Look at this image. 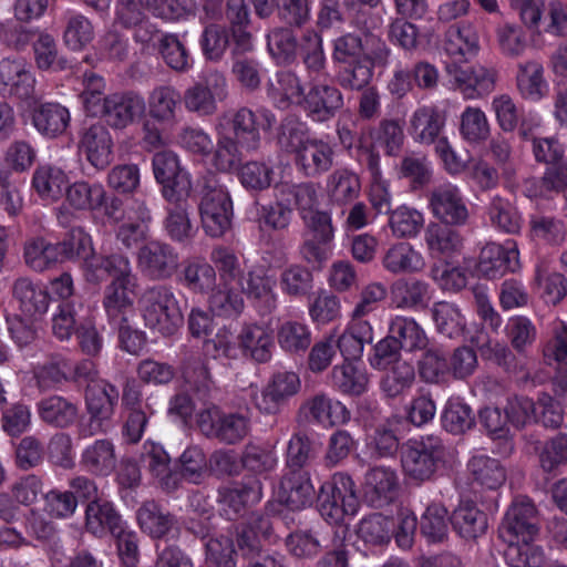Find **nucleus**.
Listing matches in <instances>:
<instances>
[{
	"mask_svg": "<svg viewBox=\"0 0 567 567\" xmlns=\"http://www.w3.org/2000/svg\"><path fill=\"white\" fill-rule=\"evenodd\" d=\"M238 339L239 347L246 357L260 363L270 360L274 339L265 327L257 324L245 326Z\"/></svg>",
	"mask_w": 567,
	"mask_h": 567,
	"instance_id": "f704fd0d",
	"label": "nucleus"
},
{
	"mask_svg": "<svg viewBox=\"0 0 567 567\" xmlns=\"http://www.w3.org/2000/svg\"><path fill=\"white\" fill-rule=\"evenodd\" d=\"M83 305L80 300H60L53 308L51 329L60 340H68L78 327L82 324L81 312Z\"/></svg>",
	"mask_w": 567,
	"mask_h": 567,
	"instance_id": "58836bf2",
	"label": "nucleus"
},
{
	"mask_svg": "<svg viewBox=\"0 0 567 567\" xmlns=\"http://www.w3.org/2000/svg\"><path fill=\"white\" fill-rule=\"evenodd\" d=\"M137 267L147 279L166 281L178 271L179 254L167 243L151 240L138 248Z\"/></svg>",
	"mask_w": 567,
	"mask_h": 567,
	"instance_id": "0eeeda50",
	"label": "nucleus"
},
{
	"mask_svg": "<svg viewBox=\"0 0 567 567\" xmlns=\"http://www.w3.org/2000/svg\"><path fill=\"white\" fill-rule=\"evenodd\" d=\"M12 296L20 310L30 318L45 313L49 308L50 295L47 289L28 277L14 280Z\"/></svg>",
	"mask_w": 567,
	"mask_h": 567,
	"instance_id": "a878e982",
	"label": "nucleus"
},
{
	"mask_svg": "<svg viewBox=\"0 0 567 567\" xmlns=\"http://www.w3.org/2000/svg\"><path fill=\"white\" fill-rule=\"evenodd\" d=\"M65 197L69 205L76 210H95L102 207L105 190L100 184L81 181L65 187Z\"/></svg>",
	"mask_w": 567,
	"mask_h": 567,
	"instance_id": "8fccbe9b",
	"label": "nucleus"
},
{
	"mask_svg": "<svg viewBox=\"0 0 567 567\" xmlns=\"http://www.w3.org/2000/svg\"><path fill=\"white\" fill-rule=\"evenodd\" d=\"M35 66L40 71L61 72L70 68L69 60L60 52L55 38L41 30L32 48Z\"/></svg>",
	"mask_w": 567,
	"mask_h": 567,
	"instance_id": "473e14b6",
	"label": "nucleus"
},
{
	"mask_svg": "<svg viewBox=\"0 0 567 567\" xmlns=\"http://www.w3.org/2000/svg\"><path fill=\"white\" fill-rule=\"evenodd\" d=\"M83 275L85 281L92 285H101L109 278L112 280L130 279L132 275L131 261L122 254H95L85 256L83 260Z\"/></svg>",
	"mask_w": 567,
	"mask_h": 567,
	"instance_id": "f8f14e48",
	"label": "nucleus"
},
{
	"mask_svg": "<svg viewBox=\"0 0 567 567\" xmlns=\"http://www.w3.org/2000/svg\"><path fill=\"white\" fill-rule=\"evenodd\" d=\"M380 380V388L386 398L394 399L408 391L415 381V370L409 361L389 365Z\"/></svg>",
	"mask_w": 567,
	"mask_h": 567,
	"instance_id": "3c124183",
	"label": "nucleus"
},
{
	"mask_svg": "<svg viewBox=\"0 0 567 567\" xmlns=\"http://www.w3.org/2000/svg\"><path fill=\"white\" fill-rule=\"evenodd\" d=\"M444 454L442 440L436 436L409 440L401 445V465L404 474L419 483L431 480Z\"/></svg>",
	"mask_w": 567,
	"mask_h": 567,
	"instance_id": "20e7f679",
	"label": "nucleus"
},
{
	"mask_svg": "<svg viewBox=\"0 0 567 567\" xmlns=\"http://www.w3.org/2000/svg\"><path fill=\"white\" fill-rule=\"evenodd\" d=\"M327 524L318 523L306 529H297L286 538L288 551L298 558L317 556L323 547L328 546L326 534Z\"/></svg>",
	"mask_w": 567,
	"mask_h": 567,
	"instance_id": "393cba45",
	"label": "nucleus"
},
{
	"mask_svg": "<svg viewBox=\"0 0 567 567\" xmlns=\"http://www.w3.org/2000/svg\"><path fill=\"white\" fill-rule=\"evenodd\" d=\"M450 522L465 539H476L487 529V515L473 501H462L453 511Z\"/></svg>",
	"mask_w": 567,
	"mask_h": 567,
	"instance_id": "cd10ccee",
	"label": "nucleus"
},
{
	"mask_svg": "<svg viewBox=\"0 0 567 567\" xmlns=\"http://www.w3.org/2000/svg\"><path fill=\"white\" fill-rule=\"evenodd\" d=\"M94 31L91 21L81 13L66 12L62 39L72 50H81L93 40Z\"/></svg>",
	"mask_w": 567,
	"mask_h": 567,
	"instance_id": "5fc2aeb1",
	"label": "nucleus"
},
{
	"mask_svg": "<svg viewBox=\"0 0 567 567\" xmlns=\"http://www.w3.org/2000/svg\"><path fill=\"white\" fill-rule=\"evenodd\" d=\"M315 496V487L307 470H288L280 478L278 499L292 511L310 505Z\"/></svg>",
	"mask_w": 567,
	"mask_h": 567,
	"instance_id": "2eb2a0df",
	"label": "nucleus"
},
{
	"mask_svg": "<svg viewBox=\"0 0 567 567\" xmlns=\"http://www.w3.org/2000/svg\"><path fill=\"white\" fill-rule=\"evenodd\" d=\"M516 86L523 99L532 102L540 101L545 96L547 87L543 64L536 60L519 63Z\"/></svg>",
	"mask_w": 567,
	"mask_h": 567,
	"instance_id": "72a5a7b5",
	"label": "nucleus"
},
{
	"mask_svg": "<svg viewBox=\"0 0 567 567\" xmlns=\"http://www.w3.org/2000/svg\"><path fill=\"white\" fill-rule=\"evenodd\" d=\"M80 147L86 159L97 169H104L113 161V140L103 124L91 125L83 133Z\"/></svg>",
	"mask_w": 567,
	"mask_h": 567,
	"instance_id": "4be33fe9",
	"label": "nucleus"
},
{
	"mask_svg": "<svg viewBox=\"0 0 567 567\" xmlns=\"http://www.w3.org/2000/svg\"><path fill=\"white\" fill-rule=\"evenodd\" d=\"M118 390L115 385L101 381L86 386L85 405L89 415L104 417L112 422L118 401Z\"/></svg>",
	"mask_w": 567,
	"mask_h": 567,
	"instance_id": "7c9ffc66",
	"label": "nucleus"
},
{
	"mask_svg": "<svg viewBox=\"0 0 567 567\" xmlns=\"http://www.w3.org/2000/svg\"><path fill=\"white\" fill-rule=\"evenodd\" d=\"M130 279L112 280L104 290L103 306L107 316L117 322L126 321V312L132 308V300L126 286Z\"/></svg>",
	"mask_w": 567,
	"mask_h": 567,
	"instance_id": "864d4df0",
	"label": "nucleus"
},
{
	"mask_svg": "<svg viewBox=\"0 0 567 567\" xmlns=\"http://www.w3.org/2000/svg\"><path fill=\"white\" fill-rule=\"evenodd\" d=\"M277 198L288 207L295 206L301 217L318 206V192L312 183L289 184L282 183L276 187Z\"/></svg>",
	"mask_w": 567,
	"mask_h": 567,
	"instance_id": "ea45409f",
	"label": "nucleus"
},
{
	"mask_svg": "<svg viewBox=\"0 0 567 567\" xmlns=\"http://www.w3.org/2000/svg\"><path fill=\"white\" fill-rule=\"evenodd\" d=\"M319 452L313 434L306 431L296 432L288 442L286 465L288 470H305Z\"/></svg>",
	"mask_w": 567,
	"mask_h": 567,
	"instance_id": "a19ab883",
	"label": "nucleus"
},
{
	"mask_svg": "<svg viewBox=\"0 0 567 567\" xmlns=\"http://www.w3.org/2000/svg\"><path fill=\"white\" fill-rule=\"evenodd\" d=\"M32 124L41 135L55 138L70 124L69 110L59 103H40L32 111Z\"/></svg>",
	"mask_w": 567,
	"mask_h": 567,
	"instance_id": "bb28decb",
	"label": "nucleus"
},
{
	"mask_svg": "<svg viewBox=\"0 0 567 567\" xmlns=\"http://www.w3.org/2000/svg\"><path fill=\"white\" fill-rule=\"evenodd\" d=\"M431 313L439 332L454 337L463 331L465 321L456 303L450 301L434 302Z\"/></svg>",
	"mask_w": 567,
	"mask_h": 567,
	"instance_id": "69168bd1",
	"label": "nucleus"
},
{
	"mask_svg": "<svg viewBox=\"0 0 567 567\" xmlns=\"http://www.w3.org/2000/svg\"><path fill=\"white\" fill-rule=\"evenodd\" d=\"M417 363L419 375L425 383L437 384L450 373L449 360L439 347H425Z\"/></svg>",
	"mask_w": 567,
	"mask_h": 567,
	"instance_id": "4d7b16f0",
	"label": "nucleus"
},
{
	"mask_svg": "<svg viewBox=\"0 0 567 567\" xmlns=\"http://www.w3.org/2000/svg\"><path fill=\"white\" fill-rule=\"evenodd\" d=\"M399 480L396 473L383 466L369 470L364 478L363 497L374 508H383L396 498Z\"/></svg>",
	"mask_w": 567,
	"mask_h": 567,
	"instance_id": "4468645a",
	"label": "nucleus"
},
{
	"mask_svg": "<svg viewBox=\"0 0 567 567\" xmlns=\"http://www.w3.org/2000/svg\"><path fill=\"white\" fill-rule=\"evenodd\" d=\"M228 124L230 133L227 135L239 143L241 150L254 152L259 148L261 137L255 112L248 107H241L231 116Z\"/></svg>",
	"mask_w": 567,
	"mask_h": 567,
	"instance_id": "c85d7f7f",
	"label": "nucleus"
},
{
	"mask_svg": "<svg viewBox=\"0 0 567 567\" xmlns=\"http://www.w3.org/2000/svg\"><path fill=\"white\" fill-rule=\"evenodd\" d=\"M388 334L405 352L421 351L429 344V339L423 328L413 318L409 317H394L389 323Z\"/></svg>",
	"mask_w": 567,
	"mask_h": 567,
	"instance_id": "c756f323",
	"label": "nucleus"
},
{
	"mask_svg": "<svg viewBox=\"0 0 567 567\" xmlns=\"http://www.w3.org/2000/svg\"><path fill=\"white\" fill-rule=\"evenodd\" d=\"M179 99L178 91L171 85L155 87L148 97L151 117L159 123H174Z\"/></svg>",
	"mask_w": 567,
	"mask_h": 567,
	"instance_id": "49530a36",
	"label": "nucleus"
},
{
	"mask_svg": "<svg viewBox=\"0 0 567 567\" xmlns=\"http://www.w3.org/2000/svg\"><path fill=\"white\" fill-rule=\"evenodd\" d=\"M444 124V114L437 107L427 105L419 107L410 121L412 134L424 144L434 143Z\"/></svg>",
	"mask_w": 567,
	"mask_h": 567,
	"instance_id": "e433bc0d",
	"label": "nucleus"
},
{
	"mask_svg": "<svg viewBox=\"0 0 567 567\" xmlns=\"http://www.w3.org/2000/svg\"><path fill=\"white\" fill-rule=\"evenodd\" d=\"M327 190L333 204L347 205L359 196L361 183L358 175L351 171L337 169L328 177Z\"/></svg>",
	"mask_w": 567,
	"mask_h": 567,
	"instance_id": "37998d69",
	"label": "nucleus"
},
{
	"mask_svg": "<svg viewBox=\"0 0 567 567\" xmlns=\"http://www.w3.org/2000/svg\"><path fill=\"white\" fill-rule=\"evenodd\" d=\"M368 450L374 460L393 458L399 451L401 452L399 436L390 421L375 427L368 443Z\"/></svg>",
	"mask_w": 567,
	"mask_h": 567,
	"instance_id": "e2e57ef3",
	"label": "nucleus"
},
{
	"mask_svg": "<svg viewBox=\"0 0 567 567\" xmlns=\"http://www.w3.org/2000/svg\"><path fill=\"white\" fill-rule=\"evenodd\" d=\"M373 78L372 63L367 59H352L339 64L336 81L344 90L362 91Z\"/></svg>",
	"mask_w": 567,
	"mask_h": 567,
	"instance_id": "a18cd8bd",
	"label": "nucleus"
},
{
	"mask_svg": "<svg viewBox=\"0 0 567 567\" xmlns=\"http://www.w3.org/2000/svg\"><path fill=\"white\" fill-rule=\"evenodd\" d=\"M332 147L320 138L310 137L293 156L297 168L307 177H318L333 165Z\"/></svg>",
	"mask_w": 567,
	"mask_h": 567,
	"instance_id": "a211bd4d",
	"label": "nucleus"
},
{
	"mask_svg": "<svg viewBox=\"0 0 567 567\" xmlns=\"http://www.w3.org/2000/svg\"><path fill=\"white\" fill-rule=\"evenodd\" d=\"M451 225L431 223L425 230V241L432 252L446 257L458 252L463 247V237Z\"/></svg>",
	"mask_w": 567,
	"mask_h": 567,
	"instance_id": "79ce46f5",
	"label": "nucleus"
},
{
	"mask_svg": "<svg viewBox=\"0 0 567 567\" xmlns=\"http://www.w3.org/2000/svg\"><path fill=\"white\" fill-rule=\"evenodd\" d=\"M193 533L203 543L205 567H238L237 557L241 558V546L257 542L255 535L247 528L239 532L234 529L231 536L209 535L205 528Z\"/></svg>",
	"mask_w": 567,
	"mask_h": 567,
	"instance_id": "39448f33",
	"label": "nucleus"
},
{
	"mask_svg": "<svg viewBox=\"0 0 567 567\" xmlns=\"http://www.w3.org/2000/svg\"><path fill=\"white\" fill-rule=\"evenodd\" d=\"M330 495V497L346 504V508L350 511V515L357 514L359 508V499L357 495L355 484L353 480L346 473H334L330 481L324 482L320 489Z\"/></svg>",
	"mask_w": 567,
	"mask_h": 567,
	"instance_id": "052dcab7",
	"label": "nucleus"
},
{
	"mask_svg": "<svg viewBox=\"0 0 567 567\" xmlns=\"http://www.w3.org/2000/svg\"><path fill=\"white\" fill-rule=\"evenodd\" d=\"M275 280L264 267H255L241 277V291L251 299L262 301L267 307L275 306Z\"/></svg>",
	"mask_w": 567,
	"mask_h": 567,
	"instance_id": "de8ad7c7",
	"label": "nucleus"
},
{
	"mask_svg": "<svg viewBox=\"0 0 567 567\" xmlns=\"http://www.w3.org/2000/svg\"><path fill=\"white\" fill-rule=\"evenodd\" d=\"M539 516L534 503L528 498H517L506 512L501 527V536L508 543L505 557L512 567H542L544 551L529 543L538 535Z\"/></svg>",
	"mask_w": 567,
	"mask_h": 567,
	"instance_id": "f257e3e1",
	"label": "nucleus"
},
{
	"mask_svg": "<svg viewBox=\"0 0 567 567\" xmlns=\"http://www.w3.org/2000/svg\"><path fill=\"white\" fill-rule=\"evenodd\" d=\"M450 518L442 504L429 505L421 517V534L431 543H442L447 537Z\"/></svg>",
	"mask_w": 567,
	"mask_h": 567,
	"instance_id": "0e129e2a",
	"label": "nucleus"
},
{
	"mask_svg": "<svg viewBox=\"0 0 567 567\" xmlns=\"http://www.w3.org/2000/svg\"><path fill=\"white\" fill-rule=\"evenodd\" d=\"M309 138L305 125L293 115H288L280 122L276 136L279 148L293 156Z\"/></svg>",
	"mask_w": 567,
	"mask_h": 567,
	"instance_id": "bf43d9fd",
	"label": "nucleus"
},
{
	"mask_svg": "<svg viewBox=\"0 0 567 567\" xmlns=\"http://www.w3.org/2000/svg\"><path fill=\"white\" fill-rule=\"evenodd\" d=\"M444 50L453 60L466 62L480 51V35L468 22L455 23L445 32Z\"/></svg>",
	"mask_w": 567,
	"mask_h": 567,
	"instance_id": "412c9836",
	"label": "nucleus"
},
{
	"mask_svg": "<svg viewBox=\"0 0 567 567\" xmlns=\"http://www.w3.org/2000/svg\"><path fill=\"white\" fill-rule=\"evenodd\" d=\"M66 184V175L58 167L41 165L33 173L32 187L43 199H60Z\"/></svg>",
	"mask_w": 567,
	"mask_h": 567,
	"instance_id": "c03bdc74",
	"label": "nucleus"
},
{
	"mask_svg": "<svg viewBox=\"0 0 567 567\" xmlns=\"http://www.w3.org/2000/svg\"><path fill=\"white\" fill-rule=\"evenodd\" d=\"M145 111L144 96L137 91L130 90L107 95L99 115L109 126L123 130L141 118Z\"/></svg>",
	"mask_w": 567,
	"mask_h": 567,
	"instance_id": "6e6552de",
	"label": "nucleus"
},
{
	"mask_svg": "<svg viewBox=\"0 0 567 567\" xmlns=\"http://www.w3.org/2000/svg\"><path fill=\"white\" fill-rule=\"evenodd\" d=\"M197 426L208 439H216L225 444H236L249 432V420L239 413H223L210 405L197 413Z\"/></svg>",
	"mask_w": 567,
	"mask_h": 567,
	"instance_id": "423d86ee",
	"label": "nucleus"
},
{
	"mask_svg": "<svg viewBox=\"0 0 567 567\" xmlns=\"http://www.w3.org/2000/svg\"><path fill=\"white\" fill-rule=\"evenodd\" d=\"M267 45L272 58L282 64H289L297 56L298 41L290 28H276L267 35Z\"/></svg>",
	"mask_w": 567,
	"mask_h": 567,
	"instance_id": "338daca9",
	"label": "nucleus"
},
{
	"mask_svg": "<svg viewBox=\"0 0 567 567\" xmlns=\"http://www.w3.org/2000/svg\"><path fill=\"white\" fill-rule=\"evenodd\" d=\"M124 524L121 515L113 504L106 499L99 498L87 503L85 508V528L96 537H103L107 533H120Z\"/></svg>",
	"mask_w": 567,
	"mask_h": 567,
	"instance_id": "b1692460",
	"label": "nucleus"
},
{
	"mask_svg": "<svg viewBox=\"0 0 567 567\" xmlns=\"http://www.w3.org/2000/svg\"><path fill=\"white\" fill-rule=\"evenodd\" d=\"M182 186L177 194L165 196L168 203L166 213L167 216L164 220V227L168 237L177 243L184 244L192 240L194 236L193 225L189 218V202L190 192L184 190Z\"/></svg>",
	"mask_w": 567,
	"mask_h": 567,
	"instance_id": "ddd939ff",
	"label": "nucleus"
},
{
	"mask_svg": "<svg viewBox=\"0 0 567 567\" xmlns=\"http://www.w3.org/2000/svg\"><path fill=\"white\" fill-rule=\"evenodd\" d=\"M262 498V483L256 476H247L241 482L218 489V501L240 515L248 507L256 505Z\"/></svg>",
	"mask_w": 567,
	"mask_h": 567,
	"instance_id": "aec40b11",
	"label": "nucleus"
},
{
	"mask_svg": "<svg viewBox=\"0 0 567 567\" xmlns=\"http://www.w3.org/2000/svg\"><path fill=\"white\" fill-rule=\"evenodd\" d=\"M540 468L548 474L555 473L567 464V434L557 433L547 440L538 452Z\"/></svg>",
	"mask_w": 567,
	"mask_h": 567,
	"instance_id": "774afa93",
	"label": "nucleus"
},
{
	"mask_svg": "<svg viewBox=\"0 0 567 567\" xmlns=\"http://www.w3.org/2000/svg\"><path fill=\"white\" fill-rule=\"evenodd\" d=\"M383 267L391 274H410L424 266L422 256L408 243L392 245L382 258Z\"/></svg>",
	"mask_w": 567,
	"mask_h": 567,
	"instance_id": "4c0bfd02",
	"label": "nucleus"
},
{
	"mask_svg": "<svg viewBox=\"0 0 567 567\" xmlns=\"http://www.w3.org/2000/svg\"><path fill=\"white\" fill-rule=\"evenodd\" d=\"M117 455L114 443L109 439H97L86 445L80 457L81 466L94 476H109L115 468Z\"/></svg>",
	"mask_w": 567,
	"mask_h": 567,
	"instance_id": "5701e85b",
	"label": "nucleus"
},
{
	"mask_svg": "<svg viewBox=\"0 0 567 567\" xmlns=\"http://www.w3.org/2000/svg\"><path fill=\"white\" fill-rule=\"evenodd\" d=\"M115 23L133 31V40L148 47L161 33L157 24L145 12L142 0H116Z\"/></svg>",
	"mask_w": 567,
	"mask_h": 567,
	"instance_id": "1a4fd4ad",
	"label": "nucleus"
},
{
	"mask_svg": "<svg viewBox=\"0 0 567 567\" xmlns=\"http://www.w3.org/2000/svg\"><path fill=\"white\" fill-rule=\"evenodd\" d=\"M460 133L470 144L485 142L491 134V126L484 111L467 106L461 115Z\"/></svg>",
	"mask_w": 567,
	"mask_h": 567,
	"instance_id": "13d9d810",
	"label": "nucleus"
},
{
	"mask_svg": "<svg viewBox=\"0 0 567 567\" xmlns=\"http://www.w3.org/2000/svg\"><path fill=\"white\" fill-rule=\"evenodd\" d=\"M518 250L505 248L496 243H487L481 250L477 272L488 279L503 276L506 271L514 272L519 268Z\"/></svg>",
	"mask_w": 567,
	"mask_h": 567,
	"instance_id": "6ab92c4d",
	"label": "nucleus"
},
{
	"mask_svg": "<svg viewBox=\"0 0 567 567\" xmlns=\"http://www.w3.org/2000/svg\"><path fill=\"white\" fill-rule=\"evenodd\" d=\"M491 224L506 234H517L522 227V217L515 205L501 195H495L488 205Z\"/></svg>",
	"mask_w": 567,
	"mask_h": 567,
	"instance_id": "09e8293b",
	"label": "nucleus"
},
{
	"mask_svg": "<svg viewBox=\"0 0 567 567\" xmlns=\"http://www.w3.org/2000/svg\"><path fill=\"white\" fill-rule=\"evenodd\" d=\"M341 91L328 83H313L302 97L300 107L315 122H327L333 118L343 107Z\"/></svg>",
	"mask_w": 567,
	"mask_h": 567,
	"instance_id": "9b49d317",
	"label": "nucleus"
},
{
	"mask_svg": "<svg viewBox=\"0 0 567 567\" xmlns=\"http://www.w3.org/2000/svg\"><path fill=\"white\" fill-rule=\"evenodd\" d=\"M153 172L156 181L162 184L163 196L175 195L179 187L192 192L189 174L179 167L177 156L172 152H158L153 157Z\"/></svg>",
	"mask_w": 567,
	"mask_h": 567,
	"instance_id": "f3484780",
	"label": "nucleus"
},
{
	"mask_svg": "<svg viewBox=\"0 0 567 567\" xmlns=\"http://www.w3.org/2000/svg\"><path fill=\"white\" fill-rule=\"evenodd\" d=\"M199 215L205 233L221 237L231 226L233 202L218 178L208 174L200 182Z\"/></svg>",
	"mask_w": 567,
	"mask_h": 567,
	"instance_id": "7ed1b4c3",
	"label": "nucleus"
},
{
	"mask_svg": "<svg viewBox=\"0 0 567 567\" xmlns=\"http://www.w3.org/2000/svg\"><path fill=\"white\" fill-rule=\"evenodd\" d=\"M138 305L145 326L164 337L174 336L184 322L183 309L171 286L145 289Z\"/></svg>",
	"mask_w": 567,
	"mask_h": 567,
	"instance_id": "f03ea898",
	"label": "nucleus"
},
{
	"mask_svg": "<svg viewBox=\"0 0 567 567\" xmlns=\"http://www.w3.org/2000/svg\"><path fill=\"white\" fill-rule=\"evenodd\" d=\"M23 257L27 266L38 272H42L61 262L53 243H49L43 238L28 241L24 246Z\"/></svg>",
	"mask_w": 567,
	"mask_h": 567,
	"instance_id": "680f3d73",
	"label": "nucleus"
},
{
	"mask_svg": "<svg viewBox=\"0 0 567 567\" xmlns=\"http://www.w3.org/2000/svg\"><path fill=\"white\" fill-rule=\"evenodd\" d=\"M429 203L432 214L442 224L464 226L470 218L460 189L452 184L435 187L431 192Z\"/></svg>",
	"mask_w": 567,
	"mask_h": 567,
	"instance_id": "9d476101",
	"label": "nucleus"
},
{
	"mask_svg": "<svg viewBox=\"0 0 567 567\" xmlns=\"http://www.w3.org/2000/svg\"><path fill=\"white\" fill-rule=\"evenodd\" d=\"M474 481L489 489H496L506 480L505 468L499 461L480 455L474 456L468 463Z\"/></svg>",
	"mask_w": 567,
	"mask_h": 567,
	"instance_id": "6e6d98bb",
	"label": "nucleus"
},
{
	"mask_svg": "<svg viewBox=\"0 0 567 567\" xmlns=\"http://www.w3.org/2000/svg\"><path fill=\"white\" fill-rule=\"evenodd\" d=\"M394 527L391 517L374 513L361 519L357 534L365 544L384 545L390 542Z\"/></svg>",
	"mask_w": 567,
	"mask_h": 567,
	"instance_id": "603ef678",
	"label": "nucleus"
},
{
	"mask_svg": "<svg viewBox=\"0 0 567 567\" xmlns=\"http://www.w3.org/2000/svg\"><path fill=\"white\" fill-rule=\"evenodd\" d=\"M299 375L291 371L275 373L262 389L258 406L267 414H275L300 390Z\"/></svg>",
	"mask_w": 567,
	"mask_h": 567,
	"instance_id": "dca6fc26",
	"label": "nucleus"
},
{
	"mask_svg": "<svg viewBox=\"0 0 567 567\" xmlns=\"http://www.w3.org/2000/svg\"><path fill=\"white\" fill-rule=\"evenodd\" d=\"M78 405L61 395H51L38 404L40 419L56 429L71 426L78 417Z\"/></svg>",
	"mask_w": 567,
	"mask_h": 567,
	"instance_id": "2f4dec72",
	"label": "nucleus"
},
{
	"mask_svg": "<svg viewBox=\"0 0 567 567\" xmlns=\"http://www.w3.org/2000/svg\"><path fill=\"white\" fill-rule=\"evenodd\" d=\"M141 529L155 539L166 536L176 523L175 516L165 512L154 501H146L137 511Z\"/></svg>",
	"mask_w": 567,
	"mask_h": 567,
	"instance_id": "c9c22d12",
	"label": "nucleus"
}]
</instances>
